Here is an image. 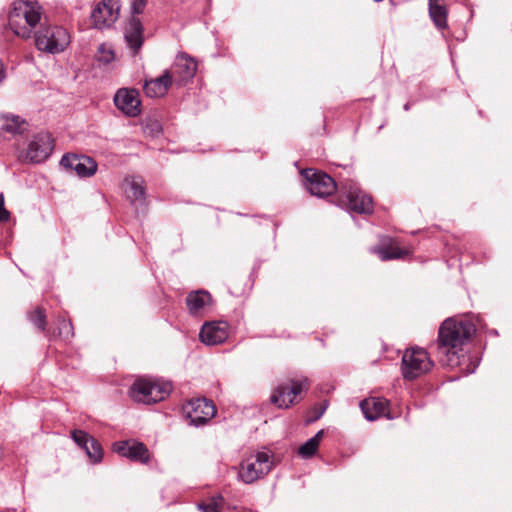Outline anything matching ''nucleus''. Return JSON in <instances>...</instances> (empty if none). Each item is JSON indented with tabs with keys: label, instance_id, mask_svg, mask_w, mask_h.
Masks as SVG:
<instances>
[{
	"label": "nucleus",
	"instance_id": "7c9ffc66",
	"mask_svg": "<svg viewBox=\"0 0 512 512\" xmlns=\"http://www.w3.org/2000/svg\"><path fill=\"white\" fill-rule=\"evenodd\" d=\"M145 131L152 136H158L162 132V127L158 121L154 120L146 124Z\"/></svg>",
	"mask_w": 512,
	"mask_h": 512
},
{
	"label": "nucleus",
	"instance_id": "f03ea898",
	"mask_svg": "<svg viewBox=\"0 0 512 512\" xmlns=\"http://www.w3.org/2000/svg\"><path fill=\"white\" fill-rule=\"evenodd\" d=\"M42 9L37 2L18 0L12 3L8 15V25L15 35L30 39L39 24L41 26Z\"/></svg>",
	"mask_w": 512,
	"mask_h": 512
},
{
	"label": "nucleus",
	"instance_id": "0eeeda50",
	"mask_svg": "<svg viewBox=\"0 0 512 512\" xmlns=\"http://www.w3.org/2000/svg\"><path fill=\"white\" fill-rule=\"evenodd\" d=\"M147 2L148 0H132L131 2L133 15L125 27L124 38L132 56L138 54L144 42L143 25L140 19L135 17V15L143 13Z\"/></svg>",
	"mask_w": 512,
	"mask_h": 512
},
{
	"label": "nucleus",
	"instance_id": "7ed1b4c3",
	"mask_svg": "<svg viewBox=\"0 0 512 512\" xmlns=\"http://www.w3.org/2000/svg\"><path fill=\"white\" fill-rule=\"evenodd\" d=\"M35 46L39 51L48 54H59L70 44L71 37L67 29L62 26L52 25L44 21L34 31Z\"/></svg>",
	"mask_w": 512,
	"mask_h": 512
},
{
	"label": "nucleus",
	"instance_id": "412c9836",
	"mask_svg": "<svg viewBox=\"0 0 512 512\" xmlns=\"http://www.w3.org/2000/svg\"><path fill=\"white\" fill-rule=\"evenodd\" d=\"M172 81L170 71L165 70L161 76L155 79L146 80L143 89L145 94L150 98L163 97L166 95Z\"/></svg>",
	"mask_w": 512,
	"mask_h": 512
},
{
	"label": "nucleus",
	"instance_id": "9d476101",
	"mask_svg": "<svg viewBox=\"0 0 512 512\" xmlns=\"http://www.w3.org/2000/svg\"><path fill=\"white\" fill-rule=\"evenodd\" d=\"M307 190L317 197L331 195L337 188L335 180L328 174L314 169H305L302 172Z\"/></svg>",
	"mask_w": 512,
	"mask_h": 512
},
{
	"label": "nucleus",
	"instance_id": "4be33fe9",
	"mask_svg": "<svg viewBox=\"0 0 512 512\" xmlns=\"http://www.w3.org/2000/svg\"><path fill=\"white\" fill-rule=\"evenodd\" d=\"M127 197L132 204L142 206L145 202V188L140 177H127L125 179Z\"/></svg>",
	"mask_w": 512,
	"mask_h": 512
},
{
	"label": "nucleus",
	"instance_id": "f257e3e1",
	"mask_svg": "<svg viewBox=\"0 0 512 512\" xmlns=\"http://www.w3.org/2000/svg\"><path fill=\"white\" fill-rule=\"evenodd\" d=\"M476 331V324L470 319L451 317L442 322L438 331L436 355L446 367L459 366L462 375L475 372L480 359L463 353L465 345Z\"/></svg>",
	"mask_w": 512,
	"mask_h": 512
},
{
	"label": "nucleus",
	"instance_id": "473e14b6",
	"mask_svg": "<svg viewBox=\"0 0 512 512\" xmlns=\"http://www.w3.org/2000/svg\"><path fill=\"white\" fill-rule=\"evenodd\" d=\"M198 508L203 512H219L218 505L216 502H212L211 504L208 505L200 503L198 504Z\"/></svg>",
	"mask_w": 512,
	"mask_h": 512
},
{
	"label": "nucleus",
	"instance_id": "ddd939ff",
	"mask_svg": "<svg viewBox=\"0 0 512 512\" xmlns=\"http://www.w3.org/2000/svg\"><path fill=\"white\" fill-rule=\"evenodd\" d=\"M307 388V379L290 380L280 384L272 393L270 400L279 408H288L293 404L297 395Z\"/></svg>",
	"mask_w": 512,
	"mask_h": 512
},
{
	"label": "nucleus",
	"instance_id": "a878e982",
	"mask_svg": "<svg viewBox=\"0 0 512 512\" xmlns=\"http://www.w3.org/2000/svg\"><path fill=\"white\" fill-rule=\"evenodd\" d=\"M71 438L74 440V442L85 451L87 452V449H89V445L92 443V440L95 438L90 436L87 432L83 430H73L71 432Z\"/></svg>",
	"mask_w": 512,
	"mask_h": 512
},
{
	"label": "nucleus",
	"instance_id": "f8f14e48",
	"mask_svg": "<svg viewBox=\"0 0 512 512\" xmlns=\"http://www.w3.org/2000/svg\"><path fill=\"white\" fill-rule=\"evenodd\" d=\"M119 0H102L91 13V20L95 28L103 29L112 26L120 13Z\"/></svg>",
	"mask_w": 512,
	"mask_h": 512
},
{
	"label": "nucleus",
	"instance_id": "39448f33",
	"mask_svg": "<svg viewBox=\"0 0 512 512\" xmlns=\"http://www.w3.org/2000/svg\"><path fill=\"white\" fill-rule=\"evenodd\" d=\"M433 361L424 348H407L402 356L401 372L405 380H414L430 371Z\"/></svg>",
	"mask_w": 512,
	"mask_h": 512
},
{
	"label": "nucleus",
	"instance_id": "e433bc0d",
	"mask_svg": "<svg viewBox=\"0 0 512 512\" xmlns=\"http://www.w3.org/2000/svg\"><path fill=\"white\" fill-rule=\"evenodd\" d=\"M410 109V104L409 103H406L404 105V110L408 111Z\"/></svg>",
	"mask_w": 512,
	"mask_h": 512
},
{
	"label": "nucleus",
	"instance_id": "c85d7f7f",
	"mask_svg": "<svg viewBox=\"0 0 512 512\" xmlns=\"http://www.w3.org/2000/svg\"><path fill=\"white\" fill-rule=\"evenodd\" d=\"M89 447L90 448L87 449L86 455L89 457L90 461L94 464L100 463L104 455L101 444L94 439Z\"/></svg>",
	"mask_w": 512,
	"mask_h": 512
},
{
	"label": "nucleus",
	"instance_id": "5701e85b",
	"mask_svg": "<svg viewBox=\"0 0 512 512\" xmlns=\"http://www.w3.org/2000/svg\"><path fill=\"white\" fill-rule=\"evenodd\" d=\"M443 1L444 0H428L429 16L439 30L447 28L448 10Z\"/></svg>",
	"mask_w": 512,
	"mask_h": 512
},
{
	"label": "nucleus",
	"instance_id": "393cba45",
	"mask_svg": "<svg viewBox=\"0 0 512 512\" xmlns=\"http://www.w3.org/2000/svg\"><path fill=\"white\" fill-rule=\"evenodd\" d=\"M1 128L7 133L22 134L27 128V123L19 116L7 115L4 117V123Z\"/></svg>",
	"mask_w": 512,
	"mask_h": 512
},
{
	"label": "nucleus",
	"instance_id": "2f4dec72",
	"mask_svg": "<svg viewBox=\"0 0 512 512\" xmlns=\"http://www.w3.org/2000/svg\"><path fill=\"white\" fill-rule=\"evenodd\" d=\"M10 212L4 206V196L0 194V223L8 221Z\"/></svg>",
	"mask_w": 512,
	"mask_h": 512
},
{
	"label": "nucleus",
	"instance_id": "72a5a7b5",
	"mask_svg": "<svg viewBox=\"0 0 512 512\" xmlns=\"http://www.w3.org/2000/svg\"><path fill=\"white\" fill-rule=\"evenodd\" d=\"M113 59H114L113 51L109 50L107 53H104L102 56H100L99 61L108 64Z\"/></svg>",
	"mask_w": 512,
	"mask_h": 512
},
{
	"label": "nucleus",
	"instance_id": "20e7f679",
	"mask_svg": "<svg viewBox=\"0 0 512 512\" xmlns=\"http://www.w3.org/2000/svg\"><path fill=\"white\" fill-rule=\"evenodd\" d=\"M171 390L169 382L140 378L130 387L129 395L136 402L153 404L168 397Z\"/></svg>",
	"mask_w": 512,
	"mask_h": 512
},
{
	"label": "nucleus",
	"instance_id": "b1692460",
	"mask_svg": "<svg viewBox=\"0 0 512 512\" xmlns=\"http://www.w3.org/2000/svg\"><path fill=\"white\" fill-rule=\"evenodd\" d=\"M372 252L377 254L382 261H388L392 259H400L408 254L407 250H403L398 246L388 245L382 247H374Z\"/></svg>",
	"mask_w": 512,
	"mask_h": 512
},
{
	"label": "nucleus",
	"instance_id": "f3484780",
	"mask_svg": "<svg viewBox=\"0 0 512 512\" xmlns=\"http://www.w3.org/2000/svg\"><path fill=\"white\" fill-rule=\"evenodd\" d=\"M228 324L225 321H210L202 325L199 338L208 346L218 345L228 338Z\"/></svg>",
	"mask_w": 512,
	"mask_h": 512
},
{
	"label": "nucleus",
	"instance_id": "2eb2a0df",
	"mask_svg": "<svg viewBox=\"0 0 512 512\" xmlns=\"http://www.w3.org/2000/svg\"><path fill=\"white\" fill-rule=\"evenodd\" d=\"M197 62L186 53H179L174 61L170 74L172 80L178 85L183 86L190 81L196 74Z\"/></svg>",
	"mask_w": 512,
	"mask_h": 512
},
{
	"label": "nucleus",
	"instance_id": "dca6fc26",
	"mask_svg": "<svg viewBox=\"0 0 512 512\" xmlns=\"http://www.w3.org/2000/svg\"><path fill=\"white\" fill-rule=\"evenodd\" d=\"M113 449L120 456L128 458L131 461L146 464L150 460L149 450L142 442L135 440L118 441L114 443Z\"/></svg>",
	"mask_w": 512,
	"mask_h": 512
},
{
	"label": "nucleus",
	"instance_id": "a211bd4d",
	"mask_svg": "<svg viewBox=\"0 0 512 512\" xmlns=\"http://www.w3.org/2000/svg\"><path fill=\"white\" fill-rule=\"evenodd\" d=\"M114 104L128 116L135 117L141 112L138 91L135 89H119L114 96Z\"/></svg>",
	"mask_w": 512,
	"mask_h": 512
},
{
	"label": "nucleus",
	"instance_id": "423d86ee",
	"mask_svg": "<svg viewBox=\"0 0 512 512\" xmlns=\"http://www.w3.org/2000/svg\"><path fill=\"white\" fill-rule=\"evenodd\" d=\"M273 462L267 452H257L243 459L239 465L238 477L245 484H251L268 474Z\"/></svg>",
	"mask_w": 512,
	"mask_h": 512
},
{
	"label": "nucleus",
	"instance_id": "1a4fd4ad",
	"mask_svg": "<svg viewBox=\"0 0 512 512\" xmlns=\"http://www.w3.org/2000/svg\"><path fill=\"white\" fill-rule=\"evenodd\" d=\"M54 149V139L49 132L41 131L34 134L28 143L25 160L39 164L46 161Z\"/></svg>",
	"mask_w": 512,
	"mask_h": 512
},
{
	"label": "nucleus",
	"instance_id": "cd10ccee",
	"mask_svg": "<svg viewBox=\"0 0 512 512\" xmlns=\"http://www.w3.org/2000/svg\"><path fill=\"white\" fill-rule=\"evenodd\" d=\"M57 335L64 341L70 340L74 335L71 321L64 318L58 319Z\"/></svg>",
	"mask_w": 512,
	"mask_h": 512
},
{
	"label": "nucleus",
	"instance_id": "4468645a",
	"mask_svg": "<svg viewBox=\"0 0 512 512\" xmlns=\"http://www.w3.org/2000/svg\"><path fill=\"white\" fill-rule=\"evenodd\" d=\"M60 165L67 171H73L80 178L93 176L97 171V163L86 155L67 153L62 156Z\"/></svg>",
	"mask_w": 512,
	"mask_h": 512
},
{
	"label": "nucleus",
	"instance_id": "c756f323",
	"mask_svg": "<svg viewBox=\"0 0 512 512\" xmlns=\"http://www.w3.org/2000/svg\"><path fill=\"white\" fill-rule=\"evenodd\" d=\"M319 446L315 444L314 440L308 439L298 448V455L303 459H309L317 452Z\"/></svg>",
	"mask_w": 512,
	"mask_h": 512
},
{
	"label": "nucleus",
	"instance_id": "aec40b11",
	"mask_svg": "<svg viewBox=\"0 0 512 512\" xmlns=\"http://www.w3.org/2000/svg\"><path fill=\"white\" fill-rule=\"evenodd\" d=\"M212 296L208 291H191L186 296V305L192 316H203L207 309L212 306Z\"/></svg>",
	"mask_w": 512,
	"mask_h": 512
},
{
	"label": "nucleus",
	"instance_id": "bb28decb",
	"mask_svg": "<svg viewBox=\"0 0 512 512\" xmlns=\"http://www.w3.org/2000/svg\"><path fill=\"white\" fill-rule=\"evenodd\" d=\"M29 320L40 331H46V314L43 308L37 307L34 311L30 312Z\"/></svg>",
	"mask_w": 512,
	"mask_h": 512
},
{
	"label": "nucleus",
	"instance_id": "6ab92c4d",
	"mask_svg": "<svg viewBox=\"0 0 512 512\" xmlns=\"http://www.w3.org/2000/svg\"><path fill=\"white\" fill-rule=\"evenodd\" d=\"M388 401L380 397H370L360 402V408L368 421H374L385 416L387 419L394 417L387 411Z\"/></svg>",
	"mask_w": 512,
	"mask_h": 512
},
{
	"label": "nucleus",
	"instance_id": "9b49d317",
	"mask_svg": "<svg viewBox=\"0 0 512 512\" xmlns=\"http://www.w3.org/2000/svg\"><path fill=\"white\" fill-rule=\"evenodd\" d=\"M183 410L190 423L196 427L207 423L216 413L212 401L205 398H196L188 401Z\"/></svg>",
	"mask_w": 512,
	"mask_h": 512
},
{
	"label": "nucleus",
	"instance_id": "c9c22d12",
	"mask_svg": "<svg viewBox=\"0 0 512 512\" xmlns=\"http://www.w3.org/2000/svg\"><path fill=\"white\" fill-rule=\"evenodd\" d=\"M5 77H6L5 67H4V64L2 62H0V84L3 82Z\"/></svg>",
	"mask_w": 512,
	"mask_h": 512
},
{
	"label": "nucleus",
	"instance_id": "f704fd0d",
	"mask_svg": "<svg viewBox=\"0 0 512 512\" xmlns=\"http://www.w3.org/2000/svg\"><path fill=\"white\" fill-rule=\"evenodd\" d=\"M324 436V430H319L312 438H310L311 440H314L315 441V444L316 445H320V442L322 440Z\"/></svg>",
	"mask_w": 512,
	"mask_h": 512
},
{
	"label": "nucleus",
	"instance_id": "6e6552de",
	"mask_svg": "<svg viewBox=\"0 0 512 512\" xmlns=\"http://www.w3.org/2000/svg\"><path fill=\"white\" fill-rule=\"evenodd\" d=\"M342 198L340 205L358 214H370L373 212V201L371 196L363 192L355 183H347L342 187Z\"/></svg>",
	"mask_w": 512,
	"mask_h": 512
}]
</instances>
